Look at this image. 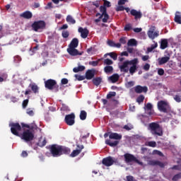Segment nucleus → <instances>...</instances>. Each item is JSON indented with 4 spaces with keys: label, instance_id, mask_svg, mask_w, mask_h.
Segmentation results:
<instances>
[{
    "label": "nucleus",
    "instance_id": "f257e3e1",
    "mask_svg": "<svg viewBox=\"0 0 181 181\" xmlns=\"http://www.w3.org/2000/svg\"><path fill=\"white\" fill-rule=\"evenodd\" d=\"M148 130L152 135H157V136H163V129L160 124L157 122H151L148 124Z\"/></svg>",
    "mask_w": 181,
    "mask_h": 181
},
{
    "label": "nucleus",
    "instance_id": "f03ea898",
    "mask_svg": "<svg viewBox=\"0 0 181 181\" xmlns=\"http://www.w3.org/2000/svg\"><path fill=\"white\" fill-rule=\"evenodd\" d=\"M21 139L25 141V142H30L35 138V134L30 129H26L23 132L22 134H20L18 136Z\"/></svg>",
    "mask_w": 181,
    "mask_h": 181
},
{
    "label": "nucleus",
    "instance_id": "7ed1b4c3",
    "mask_svg": "<svg viewBox=\"0 0 181 181\" xmlns=\"http://www.w3.org/2000/svg\"><path fill=\"white\" fill-rule=\"evenodd\" d=\"M137 58H134L131 61H125L124 62H123L122 65L119 66L120 71H123V73H128V66H137Z\"/></svg>",
    "mask_w": 181,
    "mask_h": 181
},
{
    "label": "nucleus",
    "instance_id": "20e7f679",
    "mask_svg": "<svg viewBox=\"0 0 181 181\" xmlns=\"http://www.w3.org/2000/svg\"><path fill=\"white\" fill-rule=\"evenodd\" d=\"M49 152L54 158L62 156V146L52 144L49 146Z\"/></svg>",
    "mask_w": 181,
    "mask_h": 181
},
{
    "label": "nucleus",
    "instance_id": "39448f33",
    "mask_svg": "<svg viewBox=\"0 0 181 181\" xmlns=\"http://www.w3.org/2000/svg\"><path fill=\"white\" fill-rule=\"evenodd\" d=\"M45 88L48 90H54V93L59 91V86L57 82L53 79H48L45 82Z\"/></svg>",
    "mask_w": 181,
    "mask_h": 181
},
{
    "label": "nucleus",
    "instance_id": "423d86ee",
    "mask_svg": "<svg viewBox=\"0 0 181 181\" xmlns=\"http://www.w3.org/2000/svg\"><path fill=\"white\" fill-rule=\"evenodd\" d=\"M31 28L34 32H39V30H43L46 28V23L43 21H34V23L31 25Z\"/></svg>",
    "mask_w": 181,
    "mask_h": 181
},
{
    "label": "nucleus",
    "instance_id": "0eeeda50",
    "mask_svg": "<svg viewBox=\"0 0 181 181\" xmlns=\"http://www.w3.org/2000/svg\"><path fill=\"white\" fill-rule=\"evenodd\" d=\"M11 132L13 135H16V136H19L21 134H19L20 131H22V127L19 123H11L10 124Z\"/></svg>",
    "mask_w": 181,
    "mask_h": 181
},
{
    "label": "nucleus",
    "instance_id": "6e6552de",
    "mask_svg": "<svg viewBox=\"0 0 181 181\" xmlns=\"http://www.w3.org/2000/svg\"><path fill=\"white\" fill-rule=\"evenodd\" d=\"M76 115L74 113H71L69 115H66L64 118L65 124L69 125V127H73L74 124H76Z\"/></svg>",
    "mask_w": 181,
    "mask_h": 181
},
{
    "label": "nucleus",
    "instance_id": "1a4fd4ad",
    "mask_svg": "<svg viewBox=\"0 0 181 181\" xmlns=\"http://www.w3.org/2000/svg\"><path fill=\"white\" fill-rule=\"evenodd\" d=\"M158 108L160 111V112H168V110L170 108L169 106V103L164 100H160L158 103Z\"/></svg>",
    "mask_w": 181,
    "mask_h": 181
},
{
    "label": "nucleus",
    "instance_id": "9d476101",
    "mask_svg": "<svg viewBox=\"0 0 181 181\" xmlns=\"http://www.w3.org/2000/svg\"><path fill=\"white\" fill-rule=\"evenodd\" d=\"M124 160L126 163H131V162H135L136 163H139V160L135 157V156L131 153H125L124 155Z\"/></svg>",
    "mask_w": 181,
    "mask_h": 181
},
{
    "label": "nucleus",
    "instance_id": "9b49d317",
    "mask_svg": "<svg viewBox=\"0 0 181 181\" xmlns=\"http://www.w3.org/2000/svg\"><path fill=\"white\" fill-rule=\"evenodd\" d=\"M29 87L31 90L27 89L25 92V95H29V94H31L32 91L34 94H39V86H37L36 83H30Z\"/></svg>",
    "mask_w": 181,
    "mask_h": 181
},
{
    "label": "nucleus",
    "instance_id": "f8f14e48",
    "mask_svg": "<svg viewBox=\"0 0 181 181\" xmlns=\"http://www.w3.org/2000/svg\"><path fill=\"white\" fill-rule=\"evenodd\" d=\"M100 12H101V15H103V18H102V21L103 23H107L108 22V20L110 19V15L107 13V7H105V6H100Z\"/></svg>",
    "mask_w": 181,
    "mask_h": 181
},
{
    "label": "nucleus",
    "instance_id": "ddd939ff",
    "mask_svg": "<svg viewBox=\"0 0 181 181\" xmlns=\"http://www.w3.org/2000/svg\"><path fill=\"white\" fill-rule=\"evenodd\" d=\"M115 162V160L111 156L106 157V158H103L102 160L103 165H104L105 166H107V167L112 166V165H114Z\"/></svg>",
    "mask_w": 181,
    "mask_h": 181
},
{
    "label": "nucleus",
    "instance_id": "4468645a",
    "mask_svg": "<svg viewBox=\"0 0 181 181\" xmlns=\"http://www.w3.org/2000/svg\"><path fill=\"white\" fill-rule=\"evenodd\" d=\"M147 35L150 39L153 40V39H155L156 37H158V36H159V32L155 31V27H152L148 31Z\"/></svg>",
    "mask_w": 181,
    "mask_h": 181
},
{
    "label": "nucleus",
    "instance_id": "2eb2a0df",
    "mask_svg": "<svg viewBox=\"0 0 181 181\" xmlns=\"http://www.w3.org/2000/svg\"><path fill=\"white\" fill-rule=\"evenodd\" d=\"M134 91L136 94H141L142 93H148V87L137 85L134 87Z\"/></svg>",
    "mask_w": 181,
    "mask_h": 181
},
{
    "label": "nucleus",
    "instance_id": "dca6fc26",
    "mask_svg": "<svg viewBox=\"0 0 181 181\" xmlns=\"http://www.w3.org/2000/svg\"><path fill=\"white\" fill-rule=\"evenodd\" d=\"M95 76V69H88L85 74V77L86 80H93Z\"/></svg>",
    "mask_w": 181,
    "mask_h": 181
},
{
    "label": "nucleus",
    "instance_id": "f3484780",
    "mask_svg": "<svg viewBox=\"0 0 181 181\" xmlns=\"http://www.w3.org/2000/svg\"><path fill=\"white\" fill-rule=\"evenodd\" d=\"M67 52L70 56H81V54H83V53L78 52L77 49L70 47L67 49Z\"/></svg>",
    "mask_w": 181,
    "mask_h": 181
},
{
    "label": "nucleus",
    "instance_id": "a211bd4d",
    "mask_svg": "<svg viewBox=\"0 0 181 181\" xmlns=\"http://www.w3.org/2000/svg\"><path fill=\"white\" fill-rule=\"evenodd\" d=\"M78 32L81 33V37H82V39H86L90 33V31H88L87 28H83L81 27L78 28Z\"/></svg>",
    "mask_w": 181,
    "mask_h": 181
},
{
    "label": "nucleus",
    "instance_id": "6ab92c4d",
    "mask_svg": "<svg viewBox=\"0 0 181 181\" xmlns=\"http://www.w3.org/2000/svg\"><path fill=\"white\" fill-rule=\"evenodd\" d=\"M130 14L132 16H134L135 21H138V19H141V18H142V13L135 9H132L130 11Z\"/></svg>",
    "mask_w": 181,
    "mask_h": 181
},
{
    "label": "nucleus",
    "instance_id": "aec40b11",
    "mask_svg": "<svg viewBox=\"0 0 181 181\" xmlns=\"http://www.w3.org/2000/svg\"><path fill=\"white\" fill-rule=\"evenodd\" d=\"M148 165H150V166H159L160 168H165V163L156 160H149Z\"/></svg>",
    "mask_w": 181,
    "mask_h": 181
},
{
    "label": "nucleus",
    "instance_id": "412c9836",
    "mask_svg": "<svg viewBox=\"0 0 181 181\" xmlns=\"http://www.w3.org/2000/svg\"><path fill=\"white\" fill-rule=\"evenodd\" d=\"M169 60H170V54L168 53L166 57H163L158 59V64L160 66H162V64H166Z\"/></svg>",
    "mask_w": 181,
    "mask_h": 181
},
{
    "label": "nucleus",
    "instance_id": "4be33fe9",
    "mask_svg": "<svg viewBox=\"0 0 181 181\" xmlns=\"http://www.w3.org/2000/svg\"><path fill=\"white\" fill-rule=\"evenodd\" d=\"M21 18H23L24 19H32L33 14H32V12L29 11H26L23 13H22L20 15Z\"/></svg>",
    "mask_w": 181,
    "mask_h": 181
},
{
    "label": "nucleus",
    "instance_id": "5701e85b",
    "mask_svg": "<svg viewBox=\"0 0 181 181\" xmlns=\"http://www.w3.org/2000/svg\"><path fill=\"white\" fill-rule=\"evenodd\" d=\"M109 138L110 139H115L116 141H119L120 139H122V135L119 134L118 133L110 132Z\"/></svg>",
    "mask_w": 181,
    "mask_h": 181
},
{
    "label": "nucleus",
    "instance_id": "b1692460",
    "mask_svg": "<svg viewBox=\"0 0 181 181\" xmlns=\"http://www.w3.org/2000/svg\"><path fill=\"white\" fill-rule=\"evenodd\" d=\"M152 108H153V105H152L151 103H148L144 107V110L148 111V115H153V110H152Z\"/></svg>",
    "mask_w": 181,
    "mask_h": 181
},
{
    "label": "nucleus",
    "instance_id": "393cba45",
    "mask_svg": "<svg viewBox=\"0 0 181 181\" xmlns=\"http://www.w3.org/2000/svg\"><path fill=\"white\" fill-rule=\"evenodd\" d=\"M174 22L178 25H181V13L179 11L175 12Z\"/></svg>",
    "mask_w": 181,
    "mask_h": 181
},
{
    "label": "nucleus",
    "instance_id": "a878e982",
    "mask_svg": "<svg viewBox=\"0 0 181 181\" xmlns=\"http://www.w3.org/2000/svg\"><path fill=\"white\" fill-rule=\"evenodd\" d=\"M108 46H110V47H117L118 49H119V47H121V43L118 42V43H115L114 41L111 40H108L107 42Z\"/></svg>",
    "mask_w": 181,
    "mask_h": 181
},
{
    "label": "nucleus",
    "instance_id": "bb28decb",
    "mask_svg": "<svg viewBox=\"0 0 181 181\" xmlns=\"http://www.w3.org/2000/svg\"><path fill=\"white\" fill-rule=\"evenodd\" d=\"M71 151L69 148L61 146V155H69Z\"/></svg>",
    "mask_w": 181,
    "mask_h": 181
},
{
    "label": "nucleus",
    "instance_id": "cd10ccee",
    "mask_svg": "<svg viewBox=\"0 0 181 181\" xmlns=\"http://www.w3.org/2000/svg\"><path fill=\"white\" fill-rule=\"evenodd\" d=\"M93 83L94 86H96V87H98L100 84L103 82V78L102 77H96L93 79Z\"/></svg>",
    "mask_w": 181,
    "mask_h": 181
},
{
    "label": "nucleus",
    "instance_id": "c85d7f7f",
    "mask_svg": "<svg viewBox=\"0 0 181 181\" xmlns=\"http://www.w3.org/2000/svg\"><path fill=\"white\" fill-rule=\"evenodd\" d=\"M78 46V39L77 38H74L71 43L69 45V47H74V48H76Z\"/></svg>",
    "mask_w": 181,
    "mask_h": 181
},
{
    "label": "nucleus",
    "instance_id": "c756f323",
    "mask_svg": "<svg viewBox=\"0 0 181 181\" xmlns=\"http://www.w3.org/2000/svg\"><path fill=\"white\" fill-rule=\"evenodd\" d=\"M105 144H106V145H109V146L115 147V146H117V145H118V144H119V141H115L113 142H111V140L106 139L105 140Z\"/></svg>",
    "mask_w": 181,
    "mask_h": 181
},
{
    "label": "nucleus",
    "instance_id": "7c9ffc66",
    "mask_svg": "<svg viewBox=\"0 0 181 181\" xmlns=\"http://www.w3.org/2000/svg\"><path fill=\"white\" fill-rule=\"evenodd\" d=\"M168 40L162 39L160 47L162 50H165V49H166V47H168Z\"/></svg>",
    "mask_w": 181,
    "mask_h": 181
},
{
    "label": "nucleus",
    "instance_id": "2f4dec72",
    "mask_svg": "<svg viewBox=\"0 0 181 181\" xmlns=\"http://www.w3.org/2000/svg\"><path fill=\"white\" fill-rule=\"evenodd\" d=\"M109 78L112 81V83H117V81L119 80V75H118L117 74H115L110 76Z\"/></svg>",
    "mask_w": 181,
    "mask_h": 181
},
{
    "label": "nucleus",
    "instance_id": "473e14b6",
    "mask_svg": "<svg viewBox=\"0 0 181 181\" xmlns=\"http://www.w3.org/2000/svg\"><path fill=\"white\" fill-rule=\"evenodd\" d=\"M104 71L106 74H110V73H112V71H114V67H112V66L107 65L104 67Z\"/></svg>",
    "mask_w": 181,
    "mask_h": 181
},
{
    "label": "nucleus",
    "instance_id": "72a5a7b5",
    "mask_svg": "<svg viewBox=\"0 0 181 181\" xmlns=\"http://www.w3.org/2000/svg\"><path fill=\"white\" fill-rule=\"evenodd\" d=\"M86 70V66H78V67H75L73 69L74 73H78V71H84Z\"/></svg>",
    "mask_w": 181,
    "mask_h": 181
},
{
    "label": "nucleus",
    "instance_id": "f704fd0d",
    "mask_svg": "<svg viewBox=\"0 0 181 181\" xmlns=\"http://www.w3.org/2000/svg\"><path fill=\"white\" fill-rule=\"evenodd\" d=\"M153 43L155 44L151 45V47L147 48L148 53H151L154 50V49H156V47H158V42H156L155 41H153Z\"/></svg>",
    "mask_w": 181,
    "mask_h": 181
},
{
    "label": "nucleus",
    "instance_id": "c9c22d12",
    "mask_svg": "<svg viewBox=\"0 0 181 181\" xmlns=\"http://www.w3.org/2000/svg\"><path fill=\"white\" fill-rule=\"evenodd\" d=\"M21 126L23 128H28V129H37V126H36L35 124L33 125V126H29V124H26L25 123H21Z\"/></svg>",
    "mask_w": 181,
    "mask_h": 181
},
{
    "label": "nucleus",
    "instance_id": "e433bc0d",
    "mask_svg": "<svg viewBox=\"0 0 181 181\" xmlns=\"http://www.w3.org/2000/svg\"><path fill=\"white\" fill-rule=\"evenodd\" d=\"M21 126L23 128H28V129H37V126H36L35 124L33 125V126H29V124H26L25 123H21Z\"/></svg>",
    "mask_w": 181,
    "mask_h": 181
},
{
    "label": "nucleus",
    "instance_id": "4c0bfd02",
    "mask_svg": "<svg viewBox=\"0 0 181 181\" xmlns=\"http://www.w3.org/2000/svg\"><path fill=\"white\" fill-rule=\"evenodd\" d=\"M138 69V66H132L129 69H128V71H129L130 74L132 76H134V73L136 71V70Z\"/></svg>",
    "mask_w": 181,
    "mask_h": 181
},
{
    "label": "nucleus",
    "instance_id": "58836bf2",
    "mask_svg": "<svg viewBox=\"0 0 181 181\" xmlns=\"http://www.w3.org/2000/svg\"><path fill=\"white\" fill-rule=\"evenodd\" d=\"M87 118V112L86 110H81L80 113V119L84 121Z\"/></svg>",
    "mask_w": 181,
    "mask_h": 181
},
{
    "label": "nucleus",
    "instance_id": "ea45409f",
    "mask_svg": "<svg viewBox=\"0 0 181 181\" xmlns=\"http://www.w3.org/2000/svg\"><path fill=\"white\" fill-rule=\"evenodd\" d=\"M146 146H150L151 148H156V141H146Z\"/></svg>",
    "mask_w": 181,
    "mask_h": 181
},
{
    "label": "nucleus",
    "instance_id": "a19ab883",
    "mask_svg": "<svg viewBox=\"0 0 181 181\" xmlns=\"http://www.w3.org/2000/svg\"><path fill=\"white\" fill-rule=\"evenodd\" d=\"M80 153H81V150H74L70 156H71V158H76V156L80 155Z\"/></svg>",
    "mask_w": 181,
    "mask_h": 181
},
{
    "label": "nucleus",
    "instance_id": "79ce46f5",
    "mask_svg": "<svg viewBox=\"0 0 181 181\" xmlns=\"http://www.w3.org/2000/svg\"><path fill=\"white\" fill-rule=\"evenodd\" d=\"M66 22H68V23H71L72 25H74V23H76V20H74V18H73L71 16H67Z\"/></svg>",
    "mask_w": 181,
    "mask_h": 181
},
{
    "label": "nucleus",
    "instance_id": "37998d69",
    "mask_svg": "<svg viewBox=\"0 0 181 181\" xmlns=\"http://www.w3.org/2000/svg\"><path fill=\"white\" fill-rule=\"evenodd\" d=\"M61 111H65L66 112H69V111H70V107H69L67 105L62 103Z\"/></svg>",
    "mask_w": 181,
    "mask_h": 181
},
{
    "label": "nucleus",
    "instance_id": "c03bdc74",
    "mask_svg": "<svg viewBox=\"0 0 181 181\" xmlns=\"http://www.w3.org/2000/svg\"><path fill=\"white\" fill-rule=\"evenodd\" d=\"M107 56H110L111 59H113V60H117L118 59V55L115 52H110L106 54Z\"/></svg>",
    "mask_w": 181,
    "mask_h": 181
},
{
    "label": "nucleus",
    "instance_id": "a18cd8bd",
    "mask_svg": "<svg viewBox=\"0 0 181 181\" xmlns=\"http://www.w3.org/2000/svg\"><path fill=\"white\" fill-rule=\"evenodd\" d=\"M144 100H145V96L144 95H140L136 98V103H138V104H141V103H144Z\"/></svg>",
    "mask_w": 181,
    "mask_h": 181
},
{
    "label": "nucleus",
    "instance_id": "49530a36",
    "mask_svg": "<svg viewBox=\"0 0 181 181\" xmlns=\"http://www.w3.org/2000/svg\"><path fill=\"white\" fill-rule=\"evenodd\" d=\"M136 40L135 39H130L128 42L127 45L128 46H136Z\"/></svg>",
    "mask_w": 181,
    "mask_h": 181
},
{
    "label": "nucleus",
    "instance_id": "de8ad7c7",
    "mask_svg": "<svg viewBox=\"0 0 181 181\" xmlns=\"http://www.w3.org/2000/svg\"><path fill=\"white\" fill-rule=\"evenodd\" d=\"M47 144V141H46V139H45L42 141L40 140L37 145L40 146V148H43V146H46Z\"/></svg>",
    "mask_w": 181,
    "mask_h": 181
},
{
    "label": "nucleus",
    "instance_id": "09e8293b",
    "mask_svg": "<svg viewBox=\"0 0 181 181\" xmlns=\"http://www.w3.org/2000/svg\"><path fill=\"white\" fill-rule=\"evenodd\" d=\"M100 60L98 59V61H90L89 62V65L93 66V67H97L98 66V64L100 63Z\"/></svg>",
    "mask_w": 181,
    "mask_h": 181
},
{
    "label": "nucleus",
    "instance_id": "8fccbe9b",
    "mask_svg": "<svg viewBox=\"0 0 181 181\" xmlns=\"http://www.w3.org/2000/svg\"><path fill=\"white\" fill-rule=\"evenodd\" d=\"M103 63L104 64H106V66H111V64H114V62L110 59H105Z\"/></svg>",
    "mask_w": 181,
    "mask_h": 181
},
{
    "label": "nucleus",
    "instance_id": "3c124183",
    "mask_svg": "<svg viewBox=\"0 0 181 181\" xmlns=\"http://www.w3.org/2000/svg\"><path fill=\"white\" fill-rule=\"evenodd\" d=\"M124 30L126 32H129V30H132V25H131V23L126 24L124 26Z\"/></svg>",
    "mask_w": 181,
    "mask_h": 181
},
{
    "label": "nucleus",
    "instance_id": "603ef678",
    "mask_svg": "<svg viewBox=\"0 0 181 181\" xmlns=\"http://www.w3.org/2000/svg\"><path fill=\"white\" fill-rule=\"evenodd\" d=\"M115 95H117V93L109 92V93L107 95V99L110 100V98H112V97H115Z\"/></svg>",
    "mask_w": 181,
    "mask_h": 181
},
{
    "label": "nucleus",
    "instance_id": "864d4df0",
    "mask_svg": "<svg viewBox=\"0 0 181 181\" xmlns=\"http://www.w3.org/2000/svg\"><path fill=\"white\" fill-rule=\"evenodd\" d=\"M69 36H70V33H69V31L67 30L62 31V37H64V39H67Z\"/></svg>",
    "mask_w": 181,
    "mask_h": 181
},
{
    "label": "nucleus",
    "instance_id": "5fc2aeb1",
    "mask_svg": "<svg viewBox=\"0 0 181 181\" xmlns=\"http://www.w3.org/2000/svg\"><path fill=\"white\" fill-rule=\"evenodd\" d=\"M179 179H181V173H180L176 174L175 175H174V176L173 177L172 180H173V181H177V180H179Z\"/></svg>",
    "mask_w": 181,
    "mask_h": 181
},
{
    "label": "nucleus",
    "instance_id": "6e6d98bb",
    "mask_svg": "<svg viewBox=\"0 0 181 181\" xmlns=\"http://www.w3.org/2000/svg\"><path fill=\"white\" fill-rule=\"evenodd\" d=\"M76 78L78 80V81H83V80H86V76H80V75H75Z\"/></svg>",
    "mask_w": 181,
    "mask_h": 181
},
{
    "label": "nucleus",
    "instance_id": "4d7b16f0",
    "mask_svg": "<svg viewBox=\"0 0 181 181\" xmlns=\"http://www.w3.org/2000/svg\"><path fill=\"white\" fill-rule=\"evenodd\" d=\"M28 104H29V99L24 100L22 103L23 108H26Z\"/></svg>",
    "mask_w": 181,
    "mask_h": 181
},
{
    "label": "nucleus",
    "instance_id": "13d9d810",
    "mask_svg": "<svg viewBox=\"0 0 181 181\" xmlns=\"http://www.w3.org/2000/svg\"><path fill=\"white\" fill-rule=\"evenodd\" d=\"M175 101H176V103H181V97L179 95H175L173 97Z\"/></svg>",
    "mask_w": 181,
    "mask_h": 181
},
{
    "label": "nucleus",
    "instance_id": "bf43d9fd",
    "mask_svg": "<svg viewBox=\"0 0 181 181\" xmlns=\"http://www.w3.org/2000/svg\"><path fill=\"white\" fill-rule=\"evenodd\" d=\"M101 1L100 0H97L95 1H93L92 3V4L93 5V6H95V8H100V4Z\"/></svg>",
    "mask_w": 181,
    "mask_h": 181
},
{
    "label": "nucleus",
    "instance_id": "052dcab7",
    "mask_svg": "<svg viewBox=\"0 0 181 181\" xmlns=\"http://www.w3.org/2000/svg\"><path fill=\"white\" fill-rule=\"evenodd\" d=\"M127 181H137L134 176L132 175H127L126 177Z\"/></svg>",
    "mask_w": 181,
    "mask_h": 181
},
{
    "label": "nucleus",
    "instance_id": "680f3d73",
    "mask_svg": "<svg viewBox=\"0 0 181 181\" xmlns=\"http://www.w3.org/2000/svg\"><path fill=\"white\" fill-rule=\"evenodd\" d=\"M125 11V7H124L123 6H118L116 8V11L117 12H119V11Z\"/></svg>",
    "mask_w": 181,
    "mask_h": 181
},
{
    "label": "nucleus",
    "instance_id": "e2e57ef3",
    "mask_svg": "<svg viewBox=\"0 0 181 181\" xmlns=\"http://www.w3.org/2000/svg\"><path fill=\"white\" fill-rule=\"evenodd\" d=\"M103 6H105V8L111 7V2L108 1H105L103 4Z\"/></svg>",
    "mask_w": 181,
    "mask_h": 181
},
{
    "label": "nucleus",
    "instance_id": "0e129e2a",
    "mask_svg": "<svg viewBox=\"0 0 181 181\" xmlns=\"http://www.w3.org/2000/svg\"><path fill=\"white\" fill-rule=\"evenodd\" d=\"M119 42L122 44V45H125V43H127V40H125V37H122L119 40Z\"/></svg>",
    "mask_w": 181,
    "mask_h": 181
},
{
    "label": "nucleus",
    "instance_id": "69168bd1",
    "mask_svg": "<svg viewBox=\"0 0 181 181\" xmlns=\"http://www.w3.org/2000/svg\"><path fill=\"white\" fill-rule=\"evenodd\" d=\"M158 76H163V74H165V70H163V69H159L158 70Z\"/></svg>",
    "mask_w": 181,
    "mask_h": 181
},
{
    "label": "nucleus",
    "instance_id": "338daca9",
    "mask_svg": "<svg viewBox=\"0 0 181 181\" xmlns=\"http://www.w3.org/2000/svg\"><path fill=\"white\" fill-rule=\"evenodd\" d=\"M27 114L28 115H30V117H33V115H34V112H33V110H30V109H28L27 110Z\"/></svg>",
    "mask_w": 181,
    "mask_h": 181
},
{
    "label": "nucleus",
    "instance_id": "774afa93",
    "mask_svg": "<svg viewBox=\"0 0 181 181\" xmlns=\"http://www.w3.org/2000/svg\"><path fill=\"white\" fill-rule=\"evenodd\" d=\"M144 70H145L146 71H148V70H149V69H151V65L149 64H146L144 67H143Z\"/></svg>",
    "mask_w": 181,
    "mask_h": 181
}]
</instances>
